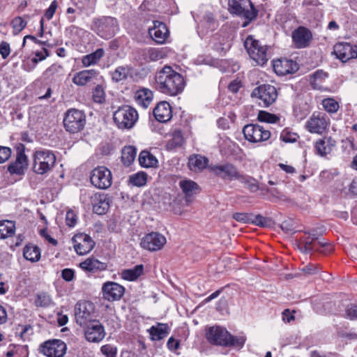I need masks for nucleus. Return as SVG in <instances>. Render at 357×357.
Returning a JSON list of instances; mask_svg holds the SVG:
<instances>
[{"mask_svg": "<svg viewBox=\"0 0 357 357\" xmlns=\"http://www.w3.org/2000/svg\"><path fill=\"white\" fill-rule=\"evenodd\" d=\"M72 241L74 249L79 255H84L89 253L95 245V243L91 236L83 233L75 235Z\"/></svg>", "mask_w": 357, "mask_h": 357, "instance_id": "obj_18", "label": "nucleus"}, {"mask_svg": "<svg viewBox=\"0 0 357 357\" xmlns=\"http://www.w3.org/2000/svg\"><path fill=\"white\" fill-rule=\"evenodd\" d=\"M205 335L210 344L225 347L241 349L246 340L244 336L232 335L226 328L218 326L207 328Z\"/></svg>", "mask_w": 357, "mask_h": 357, "instance_id": "obj_2", "label": "nucleus"}, {"mask_svg": "<svg viewBox=\"0 0 357 357\" xmlns=\"http://www.w3.org/2000/svg\"><path fill=\"white\" fill-rule=\"evenodd\" d=\"M15 225L13 221H0V238L5 239L14 234Z\"/></svg>", "mask_w": 357, "mask_h": 357, "instance_id": "obj_45", "label": "nucleus"}, {"mask_svg": "<svg viewBox=\"0 0 357 357\" xmlns=\"http://www.w3.org/2000/svg\"><path fill=\"white\" fill-rule=\"evenodd\" d=\"M167 242L164 235L159 232L152 231L146 234L140 242L142 248L155 252L161 250Z\"/></svg>", "mask_w": 357, "mask_h": 357, "instance_id": "obj_16", "label": "nucleus"}, {"mask_svg": "<svg viewBox=\"0 0 357 357\" xmlns=\"http://www.w3.org/2000/svg\"><path fill=\"white\" fill-rule=\"evenodd\" d=\"M28 356L29 350L26 345L10 344L6 353V357H28Z\"/></svg>", "mask_w": 357, "mask_h": 357, "instance_id": "obj_42", "label": "nucleus"}, {"mask_svg": "<svg viewBox=\"0 0 357 357\" xmlns=\"http://www.w3.org/2000/svg\"><path fill=\"white\" fill-rule=\"evenodd\" d=\"M333 53L342 62L357 57V46H333Z\"/></svg>", "mask_w": 357, "mask_h": 357, "instance_id": "obj_26", "label": "nucleus"}, {"mask_svg": "<svg viewBox=\"0 0 357 357\" xmlns=\"http://www.w3.org/2000/svg\"><path fill=\"white\" fill-rule=\"evenodd\" d=\"M252 222H250L251 224L255 225L259 227H267L268 225V223L270 222L271 220L268 218H265L262 216L261 215H256L252 213V218H251Z\"/></svg>", "mask_w": 357, "mask_h": 357, "instance_id": "obj_56", "label": "nucleus"}, {"mask_svg": "<svg viewBox=\"0 0 357 357\" xmlns=\"http://www.w3.org/2000/svg\"><path fill=\"white\" fill-rule=\"evenodd\" d=\"M15 32L21 31L26 25V22L21 17H15L11 22Z\"/></svg>", "mask_w": 357, "mask_h": 357, "instance_id": "obj_59", "label": "nucleus"}, {"mask_svg": "<svg viewBox=\"0 0 357 357\" xmlns=\"http://www.w3.org/2000/svg\"><path fill=\"white\" fill-rule=\"evenodd\" d=\"M257 119L260 122L275 123L280 121V117L276 114L269 113L266 111L261 110L258 113Z\"/></svg>", "mask_w": 357, "mask_h": 357, "instance_id": "obj_50", "label": "nucleus"}, {"mask_svg": "<svg viewBox=\"0 0 357 357\" xmlns=\"http://www.w3.org/2000/svg\"><path fill=\"white\" fill-rule=\"evenodd\" d=\"M251 97L258 100V104L267 107L275 102L278 98L276 88L271 84H262L253 89Z\"/></svg>", "mask_w": 357, "mask_h": 357, "instance_id": "obj_7", "label": "nucleus"}, {"mask_svg": "<svg viewBox=\"0 0 357 357\" xmlns=\"http://www.w3.org/2000/svg\"><path fill=\"white\" fill-rule=\"evenodd\" d=\"M16 149V159L8 165V172L12 175L23 176L29 165L28 158L25 154V146L23 144H19Z\"/></svg>", "mask_w": 357, "mask_h": 357, "instance_id": "obj_13", "label": "nucleus"}, {"mask_svg": "<svg viewBox=\"0 0 357 357\" xmlns=\"http://www.w3.org/2000/svg\"><path fill=\"white\" fill-rule=\"evenodd\" d=\"M208 162L206 156L192 154L188 158V167L192 172H201L207 167Z\"/></svg>", "mask_w": 357, "mask_h": 357, "instance_id": "obj_27", "label": "nucleus"}, {"mask_svg": "<svg viewBox=\"0 0 357 357\" xmlns=\"http://www.w3.org/2000/svg\"><path fill=\"white\" fill-rule=\"evenodd\" d=\"M244 137L250 143L267 141L271 137V132L258 124H247L243 128Z\"/></svg>", "mask_w": 357, "mask_h": 357, "instance_id": "obj_11", "label": "nucleus"}, {"mask_svg": "<svg viewBox=\"0 0 357 357\" xmlns=\"http://www.w3.org/2000/svg\"><path fill=\"white\" fill-rule=\"evenodd\" d=\"M275 73L279 76L294 74L299 69L298 64L292 59L282 58L273 61Z\"/></svg>", "mask_w": 357, "mask_h": 357, "instance_id": "obj_20", "label": "nucleus"}, {"mask_svg": "<svg viewBox=\"0 0 357 357\" xmlns=\"http://www.w3.org/2000/svg\"><path fill=\"white\" fill-rule=\"evenodd\" d=\"M153 92L149 89H142L135 93V101L144 108H147L153 100Z\"/></svg>", "mask_w": 357, "mask_h": 357, "instance_id": "obj_35", "label": "nucleus"}, {"mask_svg": "<svg viewBox=\"0 0 357 357\" xmlns=\"http://www.w3.org/2000/svg\"><path fill=\"white\" fill-rule=\"evenodd\" d=\"M92 98L95 102L102 103L105 100V93L101 85H97L92 91Z\"/></svg>", "mask_w": 357, "mask_h": 357, "instance_id": "obj_54", "label": "nucleus"}, {"mask_svg": "<svg viewBox=\"0 0 357 357\" xmlns=\"http://www.w3.org/2000/svg\"><path fill=\"white\" fill-rule=\"evenodd\" d=\"M113 119L119 129H130L137 122L138 113L133 107L123 105L114 112Z\"/></svg>", "mask_w": 357, "mask_h": 357, "instance_id": "obj_5", "label": "nucleus"}, {"mask_svg": "<svg viewBox=\"0 0 357 357\" xmlns=\"http://www.w3.org/2000/svg\"><path fill=\"white\" fill-rule=\"evenodd\" d=\"M144 271L142 264L136 265L132 268L125 269L122 271V278L128 281L136 280Z\"/></svg>", "mask_w": 357, "mask_h": 357, "instance_id": "obj_41", "label": "nucleus"}, {"mask_svg": "<svg viewBox=\"0 0 357 357\" xmlns=\"http://www.w3.org/2000/svg\"><path fill=\"white\" fill-rule=\"evenodd\" d=\"M130 182L135 186H143L147 182V174L144 172H139L130 176Z\"/></svg>", "mask_w": 357, "mask_h": 357, "instance_id": "obj_49", "label": "nucleus"}, {"mask_svg": "<svg viewBox=\"0 0 357 357\" xmlns=\"http://www.w3.org/2000/svg\"><path fill=\"white\" fill-rule=\"evenodd\" d=\"M80 268L91 273L106 270L107 266L106 263L102 262L95 258H88L79 264Z\"/></svg>", "mask_w": 357, "mask_h": 357, "instance_id": "obj_34", "label": "nucleus"}, {"mask_svg": "<svg viewBox=\"0 0 357 357\" xmlns=\"http://www.w3.org/2000/svg\"><path fill=\"white\" fill-rule=\"evenodd\" d=\"M346 317L354 320L357 319V305L351 303L348 305L345 310Z\"/></svg>", "mask_w": 357, "mask_h": 357, "instance_id": "obj_61", "label": "nucleus"}, {"mask_svg": "<svg viewBox=\"0 0 357 357\" xmlns=\"http://www.w3.org/2000/svg\"><path fill=\"white\" fill-rule=\"evenodd\" d=\"M312 38L311 31L305 26H299L292 32V39L296 45H307Z\"/></svg>", "mask_w": 357, "mask_h": 357, "instance_id": "obj_30", "label": "nucleus"}, {"mask_svg": "<svg viewBox=\"0 0 357 357\" xmlns=\"http://www.w3.org/2000/svg\"><path fill=\"white\" fill-rule=\"evenodd\" d=\"M84 335L87 341L91 342H99L105 336V328L97 319L90 321L84 326Z\"/></svg>", "mask_w": 357, "mask_h": 357, "instance_id": "obj_17", "label": "nucleus"}, {"mask_svg": "<svg viewBox=\"0 0 357 357\" xmlns=\"http://www.w3.org/2000/svg\"><path fill=\"white\" fill-rule=\"evenodd\" d=\"M326 243L321 241H313L310 236H304L300 238L299 249L304 253H311L314 251H318L321 247H324Z\"/></svg>", "mask_w": 357, "mask_h": 357, "instance_id": "obj_31", "label": "nucleus"}, {"mask_svg": "<svg viewBox=\"0 0 357 357\" xmlns=\"http://www.w3.org/2000/svg\"><path fill=\"white\" fill-rule=\"evenodd\" d=\"M98 72L96 70H84L75 74L73 82L77 86H84L97 77Z\"/></svg>", "mask_w": 357, "mask_h": 357, "instance_id": "obj_33", "label": "nucleus"}, {"mask_svg": "<svg viewBox=\"0 0 357 357\" xmlns=\"http://www.w3.org/2000/svg\"><path fill=\"white\" fill-rule=\"evenodd\" d=\"M23 256L31 262L38 261L40 259V249L33 244H28L23 249Z\"/></svg>", "mask_w": 357, "mask_h": 357, "instance_id": "obj_38", "label": "nucleus"}, {"mask_svg": "<svg viewBox=\"0 0 357 357\" xmlns=\"http://www.w3.org/2000/svg\"><path fill=\"white\" fill-rule=\"evenodd\" d=\"M63 123L67 132L77 133L84 129L86 124V115L83 111L71 108L66 112Z\"/></svg>", "mask_w": 357, "mask_h": 357, "instance_id": "obj_6", "label": "nucleus"}, {"mask_svg": "<svg viewBox=\"0 0 357 357\" xmlns=\"http://www.w3.org/2000/svg\"><path fill=\"white\" fill-rule=\"evenodd\" d=\"M75 316L77 324L81 326L96 320L93 303L86 301H78L75 306Z\"/></svg>", "mask_w": 357, "mask_h": 357, "instance_id": "obj_10", "label": "nucleus"}, {"mask_svg": "<svg viewBox=\"0 0 357 357\" xmlns=\"http://www.w3.org/2000/svg\"><path fill=\"white\" fill-rule=\"evenodd\" d=\"M52 298L47 293H40L37 295L35 300V305L37 307H47L52 303Z\"/></svg>", "mask_w": 357, "mask_h": 357, "instance_id": "obj_52", "label": "nucleus"}, {"mask_svg": "<svg viewBox=\"0 0 357 357\" xmlns=\"http://www.w3.org/2000/svg\"><path fill=\"white\" fill-rule=\"evenodd\" d=\"M66 34L71 39L72 43L77 45L79 43L81 45L89 44L87 39L90 36V33L83 29L71 26L66 30Z\"/></svg>", "mask_w": 357, "mask_h": 357, "instance_id": "obj_25", "label": "nucleus"}, {"mask_svg": "<svg viewBox=\"0 0 357 357\" xmlns=\"http://www.w3.org/2000/svg\"><path fill=\"white\" fill-rule=\"evenodd\" d=\"M218 22L215 20L213 13H206L203 19L198 24V29H202L203 31L208 32V31H213L218 27Z\"/></svg>", "mask_w": 357, "mask_h": 357, "instance_id": "obj_40", "label": "nucleus"}, {"mask_svg": "<svg viewBox=\"0 0 357 357\" xmlns=\"http://www.w3.org/2000/svg\"><path fill=\"white\" fill-rule=\"evenodd\" d=\"M336 142L331 137H324L316 142L314 147L317 153L320 156H326L331 153L335 146Z\"/></svg>", "mask_w": 357, "mask_h": 357, "instance_id": "obj_29", "label": "nucleus"}, {"mask_svg": "<svg viewBox=\"0 0 357 357\" xmlns=\"http://www.w3.org/2000/svg\"><path fill=\"white\" fill-rule=\"evenodd\" d=\"M100 351L105 357H116L117 355L116 347L110 344L102 345Z\"/></svg>", "mask_w": 357, "mask_h": 357, "instance_id": "obj_55", "label": "nucleus"}, {"mask_svg": "<svg viewBox=\"0 0 357 357\" xmlns=\"http://www.w3.org/2000/svg\"><path fill=\"white\" fill-rule=\"evenodd\" d=\"M155 80V89L169 96L181 94L185 86L184 77L168 65L156 72Z\"/></svg>", "mask_w": 357, "mask_h": 357, "instance_id": "obj_1", "label": "nucleus"}, {"mask_svg": "<svg viewBox=\"0 0 357 357\" xmlns=\"http://www.w3.org/2000/svg\"><path fill=\"white\" fill-rule=\"evenodd\" d=\"M329 119L324 113L314 112L305 123L306 129L311 133L322 134L327 128Z\"/></svg>", "mask_w": 357, "mask_h": 357, "instance_id": "obj_15", "label": "nucleus"}, {"mask_svg": "<svg viewBox=\"0 0 357 357\" xmlns=\"http://www.w3.org/2000/svg\"><path fill=\"white\" fill-rule=\"evenodd\" d=\"M153 113L155 119L160 123H166L172 117V107L167 101H161L158 103Z\"/></svg>", "mask_w": 357, "mask_h": 357, "instance_id": "obj_24", "label": "nucleus"}, {"mask_svg": "<svg viewBox=\"0 0 357 357\" xmlns=\"http://www.w3.org/2000/svg\"><path fill=\"white\" fill-rule=\"evenodd\" d=\"M110 202V197L105 193H95L91 197L93 211L99 215L106 214L109 208Z\"/></svg>", "mask_w": 357, "mask_h": 357, "instance_id": "obj_21", "label": "nucleus"}, {"mask_svg": "<svg viewBox=\"0 0 357 357\" xmlns=\"http://www.w3.org/2000/svg\"><path fill=\"white\" fill-rule=\"evenodd\" d=\"M179 187L185 195V200L189 203L192 202L194 195L199 192V185L194 181L190 179L181 180L179 182Z\"/></svg>", "mask_w": 357, "mask_h": 357, "instance_id": "obj_28", "label": "nucleus"}, {"mask_svg": "<svg viewBox=\"0 0 357 357\" xmlns=\"http://www.w3.org/2000/svg\"><path fill=\"white\" fill-rule=\"evenodd\" d=\"M328 77V74L322 70H317L310 75V84L314 89H318L317 81L321 82Z\"/></svg>", "mask_w": 357, "mask_h": 357, "instance_id": "obj_53", "label": "nucleus"}, {"mask_svg": "<svg viewBox=\"0 0 357 357\" xmlns=\"http://www.w3.org/2000/svg\"><path fill=\"white\" fill-rule=\"evenodd\" d=\"M169 50L167 47H147L139 50L135 59L141 63H147L159 61L167 56Z\"/></svg>", "mask_w": 357, "mask_h": 357, "instance_id": "obj_12", "label": "nucleus"}, {"mask_svg": "<svg viewBox=\"0 0 357 357\" xmlns=\"http://www.w3.org/2000/svg\"><path fill=\"white\" fill-rule=\"evenodd\" d=\"M138 160L139 165L146 168L156 167L158 162L154 155L145 150L140 152Z\"/></svg>", "mask_w": 357, "mask_h": 357, "instance_id": "obj_39", "label": "nucleus"}, {"mask_svg": "<svg viewBox=\"0 0 357 357\" xmlns=\"http://www.w3.org/2000/svg\"><path fill=\"white\" fill-rule=\"evenodd\" d=\"M64 75V70L62 66L54 63L47 68L43 73L45 80L50 82H55L61 79Z\"/></svg>", "mask_w": 357, "mask_h": 357, "instance_id": "obj_32", "label": "nucleus"}, {"mask_svg": "<svg viewBox=\"0 0 357 357\" xmlns=\"http://www.w3.org/2000/svg\"><path fill=\"white\" fill-rule=\"evenodd\" d=\"M153 26L149 29V34L150 37L155 43L163 44L166 42L169 35V31L166 24L160 21H153Z\"/></svg>", "mask_w": 357, "mask_h": 357, "instance_id": "obj_22", "label": "nucleus"}, {"mask_svg": "<svg viewBox=\"0 0 357 357\" xmlns=\"http://www.w3.org/2000/svg\"><path fill=\"white\" fill-rule=\"evenodd\" d=\"M33 158V170L38 174L43 175L48 172L54 167L56 163V156L50 150H37L34 152Z\"/></svg>", "mask_w": 357, "mask_h": 357, "instance_id": "obj_3", "label": "nucleus"}, {"mask_svg": "<svg viewBox=\"0 0 357 357\" xmlns=\"http://www.w3.org/2000/svg\"><path fill=\"white\" fill-rule=\"evenodd\" d=\"M93 29L101 38L110 39L119 31V23L116 18L102 16L93 20Z\"/></svg>", "mask_w": 357, "mask_h": 357, "instance_id": "obj_4", "label": "nucleus"}, {"mask_svg": "<svg viewBox=\"0 0 357 357\" xmlns=\"http://www.w3.org/2000/svg\"><path fill=\"white\" fill-rule=\"evenodd\" d=\"M137 149L132 146H125L121 151V160L126 166H130L135 160Z\"/></svg>", "mask_w": 357, "mask_h": 357, "instance_id": "obj_44", "label": "nucleus"}, {"mask_svg": "<svg viewBox=\"0 0 357 357\" xmlns=\"http://www.w3.org/2000/svg\"><path fill=\"white\" fill-rule=\"evenodd\" d=\"M232 217L235 220L239 222L250 224V222H252V213H235L233 214Z\"/></svg>", "mask_w": 357, "mask_h": 357, "instance_id": "obj_58", "label": "nucleus"}, {"mask_svg": "<svg viewBox=\"0 0 357 357\" xmlns=\"http://www.w3.org/2000/svg\"><path fill=\"white\" fill-rule=\"evenodd\" d=\"M104 50L102 48H99L95 52L85 55L82 58V63L84 66H89L97 63L99 60L103 56Z\"/></svg>", "mask_w": 357, "mask_h": 357, "instance_id": "obj_47", "label": "nucleus"}, {"mask_svg": "<svg viewBox=\"0 0 357 357\" xmlns=\"http://www.w3.org/2000/svg\"><path fill=\"white\" fill-rule=\"evenodd\" d=\"M82 8L80 6H78L77 4H75V8L69 7L67 8L66 13L68 15V19L70 22H73L76 20V16L74 15L75 13H77L79 15L82 14Z\"/></svg>", "mask_w": 357, "mask_h": 357, "instance_id": "obj_60", "label": "nucleus"}, {"mask_svg": "<svg viewBox=\"0 0 357 357\" xmlns=\"http://www.w3.org/2000/svg\"><path fill=\"white\" fill-rule=\"evenodd\" d=\"M210 171L221 179L229 181L236 180L240 174L237 167L229 162L212 165L210 167Z\"/></svg>", "mask_w": 357, "mask_h": 357, "instance_id": "obj_14", "label": "nucleus"}, {"mask_svg": "<svg viewBox=\"0 0 357 357\" xmlns=\"http://www.w3.org/2000/svg\"><path fill=\"white\" fill-rule=\"evenodd\" d=\"M236 180L244 184L252 192H257L259 190L257 181L250 176L240 172Z\"/></svg>", "mask_w": 357, "mask_h": 357, "instance_id": "obj_46", "label": "nucleus"}, {"mask_svg": "<svg viewBox=\"0 0 357 357\" xmlns=\"http://www.w3.org/2000/svg\"><path fill=\"white\" fill-rule=\"evenodd\" d=\"M38 64L36 57H27L22 61V68L26 71H32Z\"/></svg>", "mask_w": 357, "mask_h": 357, "instance_id": "obj_57", "label": "nucleus"}, {"mask_svg": "<svg viewBox=\"0 0 357 357\" xmlns=\"http://www.w3.org/2000/svg\"><path fill=\"white\" fill-rule=\"evenodd\" d=\"M129 70L124 66L117 67L112 73V79L115 82H119L125 80L128 75Z\"/></svg>", "mask_w": 357, "mask_h": 357, "instance_id": "obj_51", "label": "nucleus"}, {"mask_svg": "<svg viewBox=\"0 0 357 357\" xmlns=\"http://www.w3.org/2000/svg\"><path fill=\"white\" fill-rule=\"evenodd\" d=\"M251 59L264 66L268 61L267 46H244Z\"/></svg>", "mask_w": 357, "mask_h": 357, "instance_id": "obj_23", "label": "nucleus"}, {"mask_svg": "<svg viewBox=\"0 0 357 357\" xmlns=\"http://www.w3.org/2000/svg\"><path fill=\"white\" fill-rule=\"evenodd\" d=\"M91 184L98 189L105 190L112 184V176L110 170L105 166L94 168L90 174Z\"/></svg>", "mask_w": 357, "mask_h": 357, "instance_id": "obj_9", "label": "nucleus"}, {"mask_svg": "<svg viewBox=\"0 0 357 357\" xmlns=\"http://www.w3.org/2000/svg\"><path fill=\"white\" fill-rule=\"evenodd\" d=\"M77 217L75 213L72 210H68L66 215V225L70 227H73L77 224Z\"/></svg>", "mask_w": 357, "mask_h": 357, "instance_id": "obj_63", "label": "nucleus"}, {"mask_svg": "<svg viewBox=\"0 0 357 357\" xmlns=\"http://www.w3.org/2000/svg\"><path fill=\"white\" fill-rule=\"evenodd\" d=\"M125 290L123 286L114 282L108 281L102 284V297L110 302L119 301L124 295Z\"/></svg>", "mask_w": 357, "mask_h": 357, "instance_id": "obj_19", "label": "nucleus"}, {"mask_svg": "<svg viewBox=\"0 0 357 357\" xmlns=\"http://www.w3.org/2000/svg\"><path fill=\"white\" fill-rule=\"evenodd\" d=\"M302 271L305 275H310L318 273L320 271V268L317 264H309L304 266L302 268Z\"/></svg>", "mask_w": 357, "mask_h": 357, "instance_id": "obj_64", "label": "nucleus"}, {"mask_svg": "<svg viewBox=\"0 0 357 357\" xmlns=\"http://www.w3.org/2000/svg\"><path fill=\"white\" fill-rule=\"evenodd\" d=\"M12 150L8 146H0V164L4 163L10 158Z\"/></svg>", "mask_w": 357, "mask_h": 357, "instance_id": "obj_62", "label": "nucleus"}, {"mask_svg": "<svg viewBox=\"0 0 357 357\" xmlns=\"http://www.w3.org/2000/svg\"><path fill=\"white\" fill-rule=\"evenodd\" d=\"M322 105L324 109L330 114L336 113L340 108L338 102L333 98H324L322 100Z\"/></svg>", "mask_w": 357, "mask_h": 357, "instance_id": "obj_48", "label": "nucleus"}, {"mask_svg": "<svg viewBox=\"0 0 357 357\" xmlns=\"http://www.w3.org/2000/svg\"><path fill=\"white\" fill-rule=\"evenodd\" d=\"M51 36L50 32H44V18L41 17L40 20V32L38 33V36L40 38H45V40H39L36 36L31 35H26L24 37L22 45H25L26 40H31L33 43L38 45H49L48 41L49 39L47 36Z\"/></svg>", "mask_w": 357, "mask_h": 357, "instance_id": "obj_37", "label": "nucleus"}, {"mask_svg": "<svg viewBox=\"0 0 357 357\" xmlns=\"http://www.w3.org/2000/svg\"><path fill=\"white\" fill-rule=\"evenodd\" d=\"M38 350L46 357H63L67 351V345L61 340L50 339L42 342Z\"/></svg>", "mask_w": 357, "mask_h": 357, "instance_id": "obj_8", "label": "nucleus"}, {"mask_svg": "<svg viewBox=\"0 0 357 357\" xmlns=\"http://www.w3.org/2000/svg\"><path fill=\"white\" fill-rule=\"evenodd\" d=\"M169 326L167 324L158 323L149 329V333L153 340H160L169 334Z\"/></svg>", "mask_w": 357, "mask_h": 357, "instance_id": "obj_36", "label": "nucleus"}, {"mask_svg": "<svg viewBox=\"0 0 357 357\" xmlns=\"http://www.w3.org/2000/svg\"><path fill=\"white\" fill-rule=\"evenodd\" d=\"M184 144V138L181 130H175L172 133V138L167 143L168 150H174L180 148Z\"/></svg>", "mask_w": 357, "mask_h": 357, "instance_id": "obj_43", "label": "nucleus"}]
</instances>
